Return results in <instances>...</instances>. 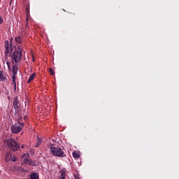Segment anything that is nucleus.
Returning <instances> with one entry per match:
<instances>
[{
	"label": "nucleus",
	"mask_w": 179,
	"mask_h": 179,
	"mask_svg": "<svg viewBox=\"0 0 179 179\" xmlns=\"http://www.w3.org/2000/svg\"><path fill=\"white\" fill-rule=\"evenodd\" d=\"M50 152L53 156H57L58 157H65V153L59 148L50 147Z\"/></svg>",
	"instance_id": "7ed1b4c3"
},
{
	"label": "nucleus",
	"mask_w": 179,
	"mask_h": 179,
	"mask_svg": "<svg viewBox=\"0 0 179 179\" xmlns=\"http://www.w3.org/2000/svg\"><path fill=\"white\" fill-rule=\"evenodd\" d=\"M22 59V48H17L15 51L11 54V62L13 65L19 64Z\"/></svg>",
	"instance_id": "f03ea898"
},
{
	"label": "nucleus",
	"mask_w": 179,
	"mask_h": 179,
	"mask_svg": "<svg viewBox=\"0 0 179 179\" xmlns=\"http://www.w3.org/2000/svg\"><path fill=\"white\" fill-rule=\"evenodd\" d=\"M49 72L50 75H55L54 70L52 68L49 69Z\"/></svg>",
	"instance_id": "f3484780"
},
{
	"label": "nucleus",
	"mask_w": 179,
	"mask_h": 179,
	"mask_svg": "<svg viewBox=\"0 0 179 179\" xmlns=\"http://www.w3.org/2000/svg\"><path fill=\"white\" fill-rule=\"evenodd\" d=\"M29 153H25L22 155L23 163L24 164H29V166H36V162L29 159Z\"/></svg>",
	"instance_id": "39448f33"
},
{
	"label": "nucleus",
	"mask_w": 179,
	"mask_h": 179,
	"mask_svg": "<svg viewBox=\"0 0 179 179\" xmlns=\"http://www.w3.org/2000/svg\"><path fill=\"white\" fill-rule=\"evenodd\" d=\"M74 178L75 179H80V178L78 175H74Z\"/></svg>",
	"instance_id": "412c9836"
},
{
	"label": "nucleus",
	"mask_w": 179,
	"mask_h": 179,
	"mask_svg": "<svg viewBox=\"0 0 179 179\" xmlns=\"http://www.w3.org/2000/svg\"><path fill=\"white\" fill-rule=\"evenodd\" d=\"M6 54H9V51L12 50V43H9V41H5Z\"/></svg>",
	"instance_id": "423d86ee"
},
{
	"label": "nucleus",
	"mask_w": 179,
	"mask_h": 179,
	"mask_svg": "<svg viewBox=\"0 0 179 179\" xmlns=\"http://www.w3.org/2000/svg\"><path fill=\"white\" fill-rule=\"evenodd\" d=\"M12 80L14 81L16 80V76L15 74L12 76Z\"/></svg>",
	"instance_id": "aec40b11"
},
{
	"label": "nucleus",
	"mask_w": 179,
	"mask_h": 179,
	"mask_svg": "<svg viewBox=\"0 0 179 179\" xmlns=\"http://www.w3.org/2000/svg\"><path fill=\"white\" fill-rule=\"evenodd\" d=\"M3 22V20H2L1 18H0V24L1 23H2Z\"/></svg>",
	"instance_id": "4be33fe9"
},
{
	"label": "nucleus",
	"mask_w": 179,
	"mask_h": 179,
	"mask_svg": "<svg viewBox=\"0 0 179 179\" xmlns=\"http://www.w3.org/2000/svg\"><path fill=\"white\" fill-rule=\"evenodd\" d=\"M61 176H59V179H65V177L66 176V169H62L60 171Z\"/></svg>",
	"instance_id": "0eeeda50"
},
{
	"label": "nucleus",
	"mask_w": 179,
	"mask_h": 179,
	"mask_svg": "<svg viewBox=\"0 0 179 179\" xmlns=\"http://www.w3.org/2000/svg\"><path fill=\"white\" fill-rule=\"evenodd\" d=\"M41 140L40 139V138L38 137V140L36 141V143L35 144V148H38L40 146V145H41Z\"/></svg>",
	"instance_id": "4468645a"
},
{
	"label": "nucleus",
	"mask_w": 179,
	"mask_h": 179,
	"mask_svg": "<svg viewBox=\"0 0 179 179\" xmlns=\"http://www.w3.org/2000/svg\"><path fill=\"white\" fill-rule=\"evenodd\" d=\"M21 148H22V149H23V148H24V145H22L21 146Z\"/></svg>",
	"instance_id": "b1692460"
},
{
	"label": "nucleus",
	"mask_w": 179,
	"mask_h": 179,
	"mask_svg": "<svg viewBox=\"0 0 179 179\" xmlns=\"http://www.w3.org/2000/svg\"><path fill=\"white\" fill-rule=\"evenodd\" d=\"M12 85L13 86H14L15 90H16V80H13Z\"/></svg>",
	"instance_id": "a211bd4d"
},
{
	"label": "nucleus",
	"mask_w": 179,
	"mask_h": 179,
	"mask_svg": "<svg viewBox=\"0 0 179 179\" xmlns=\"http://www.w3.org/2000/svg\"><path fill=\"white\" fill-rule=\"evenodd\" d=\"M13 75H16L17 73V69H16L15 66H13Z\"/></svg>",
	"instance_id": "dca6fc26"
},
{
	"label": "nucleus",
	"mask_w": 179,
	"mask_h": 179,
	"mask_svg": "<svg viewBox=\"0 0 179 179\" xmlns=\"http://www.w3.org/2000/svg\"><path fill=\"white\" fill-rule=\"evenodd\" d=\"M15 41L16 43H18V44H22L23 43V36H19L15 37Z\"/></svg>",
	"instance_id": "9b49d317"
},
{
	"label": "nucleus",
	"mask_w": 179,
	"mask_h": 179,
	"mask_svg": "<svg viewBox=\"0 0 179 179\" xmlns=\"http://www.w3.org/2000/svg\"><path fill=\"white\" fill-rule=\"evenodd\" d=\"M5 159H6V162H10L12 159V152H7L6 154Z\"/></svg>",
	"instance_id": "9d476101"
},
{
	"label": "nucleus",
	"mask_w": 179,
	"mask_h": 179,
	"mask_svg": "<svg viewBox=\"0 0 179 179\" xmlns=\"http://www.w3.org/2000/svg\"><path fill=\"white\" fill-rule=\"evenodd\" d=\"M30 179H38V174L37 173H33L30 175Z\"/></svg>",
	"instance_id": "ddd939ff"
},
{
	"label": "nucleus",
	"mask_w": 179,
	"mask_h": 179,
	"mask_svg": "<svg viewBox=\"0 0 179 179\" xmlns=\"http://www.w3.org/2000/svg\"><path fill=\"white\" fill-rule=\"evenodd\" d=\"M13 106L15 110H17L19 108V100L17 99V97H15L13 101Z\"/></svg>",
	"instance_id": "1a4fd4ad"
},
{
	"label": "nucleus",
	"mask_w": 179,
	"mask_h": 179,
	"mask_svg": "<svg viewBox=\"0 0 179 179\" xmlns=\"http://www.w3.org/2000/svg\"><path fill=\"white\" fill-rule=\"evenodd\" d=\"M4 145L8 149H10L13 152H16L20 148V144L17 143L15 138H8L4 141Z\"/></svg>",
	"instance_id": "f257e3e1"
},
{
	"label": "nucleus",
	"mask_w": 179,
	"mask_h": 179,
	"mask_svg": "<svg viewBox=\"0 0 179 179\" xmlns=\"http://www.w3.org/2000/svg\"><path fill=\"white\" fill-rule=\"evenodd\" d=\"M11 160H12V162H16V160H17V159L16 158V157H15V155H12Z\"/></svg>",
	"instance_id": "6ab92c4d"
},
{
	"label": "nucleus",
	"mask_w": 179,
	"mask_h": 179,
	"mask_svg": "<svg viewBox=\"0 0 179 179\" xmlns=\"http://www.w3.org/2000/svg\"><path fill=\"white\" fill-rule=\"evenodd\" d=\"M73 157H74V159H79V157H80V155H79V153L76 152H73Z\"/></svg>",
	"instance_id": "2eb2a0df"
},
{
	"label": "nucleus",
	"mask_w": 179,
	"mask_h": 179,
	"mask_svg": "<svg viewBox=\"0 0 179 179\" xmlns=\"http://www.w3.org/2000/svg\"><path fill=\"white\" fill-rule=\"evenodd\" d=\"M34 78H36V73H34L31 75V76L29 78L27 83H30L31 80H34Z\"/></svg>",
	"instance_id": "f8f14e48"
},
{
	"label": "nucleus",
	"mask_w": 179,
	"mask_h": 179,
	"mask_svg": "<svg viewBox=\"0 0 179 179\" xmlns=\"http://www.w3.org/2000/svg\"><path fill=\"white\" fill-rule=\"evenodd\" d=\"M24 127V124L18 122L17 123H15L14 125L11 127V132L12 134H19L23 129V127Z\"/></svg>",
	"instance_id": "20e7f679"
},
{
	"label": "nucleus",
	"mask_w": 179,
	"mask_h": 179,
	"mask_svg": "<svg viewBox=\"0 0 179 179\" xmlns=\"http://www.w3.org/2000/svg\"><path fill=\"white\" fill-rule=\"evenodd\" d=\"M9 62H7V65H8V68H9Z\"/></svg>",
	"instance_id": "5701e85b"
},
{
	"label": "nucleus",
	"mask_w": 179,
	"mask_h": 179,
	"mask_svg": "<svg viewBox=\"0 0 179 179\" xmlns=\"http://www.w3.org/2000/svg\"><path fill=\"white\" fill-rule=\"evenodd\" d=\"M6 76L3 73V71H0V81L5 82L6 80Z\"/></svg>",
	"instance_id": "6e6552de"
}]
</instances>
